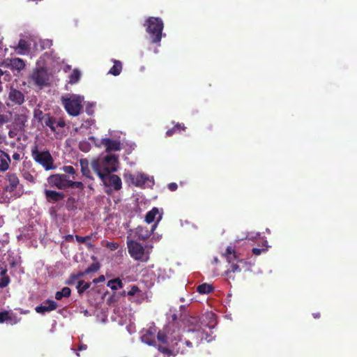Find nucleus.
Segmentation results:
<instances>
[{
    "instance_id": "nucleus-26",
    "label": "nucleus",
    "mask_w": 357,
    "mask_h": 357,
    "mask_svg": "<svg viewBox=\"0 0 357 357\" xmlns=\"http://www.w3.org/2000/svg\"><path fill=\"white\" fill-rule=\"evenodd\" d=\"M70 294H71V289L69 287H65L61 291L56 292L55 298L58 301H60L63 297H65V298L70 297Z\"/></svg>"
},
{
    "instance_id": "nucleus-1",
    "label": "nucleus",
    "mask_w": 357,
    "mask_h": 357,
    "mask_svg": "<svg viewBox=\"0 0 357 357\" xmlns=\"http://www.w3.org/2000/svg\"><path fill=\"white\" fill-rule=\"evenodd\" d=\"M204 340L210 342L212 337L197 324L189 328L185 335H178L171 338L169 347L159 344L158 349L165 357L175 356L177 354L190 355Z\"/></svg>"
},
{
    "instance_id": "nucleus-24",
    "label": "nucleus",
    "mask_w": 357,
    "mask_h": 357,
    "mask_svg": "<svg viewBox=\"0 0 357 357\" xmlns=\"http://www.w3.org/2000/svg\"><path fill=\"white\" fill-rule=\"evenodd\" d=\"M107 286L110 287L112 290H117L121 289L123 287L122 280L119 278H115L110 280L107 282Z\"/></svg>"
},
{
    "instance_id": "nucleus-55",
    "label": "nucleus",
    "mask_w": 357,
    "mask_h": 357,
    "mask_svg": "<svg viewBox=\"0 0 357 357\" xmlns=\"http://www.w3.org/2000/svg\"><path fill=\"white\" fill-rule=\"evenodd\" d=\"M313 317L315 318V319H318L320 317V313L319 312H317V313H314L313 314Z\"/></svg>"
},
{
    "instance_id": "nucleus-15",
    "label": "nucleus",
    "mask_w": 357,
    "mask_h": 357,
    "mask_svg": "<svg viewBox=\"0 0 357 357\" xmlns=\"http://www.w3.org/2000/svg\"><path fill=\"white\" fill-rule=\"evenodd\" d=\"M157 224H154L151 230H149L146 227L142 226H138L136 229V235L139 240L145 241L151 235L154 229H155Z\"/></svg>"
},
{
    "instance_id": "nucleus-25",
    "label": "nucleus",
    "mask_w": 357,
    "mask_h": 357,
    "mask_svg": "<svg viewBox=\"0 0 357 357\" xmlns=\"http://www.w3.org/2000/svg\"><path fill=\"white\" fill-rule=\"evenodd\" d=\"M149 180L148 176L142 173H138L135 176V185L137 187H142L145 185L146 181Z\"/></svg>"
},
{
    "instance_id": "nucleus-7",
    "label": "nucleus",
    "mask_w": 357,
    "mask_h": 357,
    "mask_svg": "<svg viewBox=\"0 0 357 357\" xmlns=\"http://www.w3.org/2000/svg\"><path fill=\"white\" fill-rule=\"evenodd\" d=\"M128 250L135 260L147 261L149 259L145 255V250L142 245L137 241L130 240L127 242Z\"/></svg>"
},
{
    "instance_id": "nucleus-16",
    "label": "nucleus",
    "mask_w": 357,
    "mask_h": 357,
    "mask_svg": "<svg viewBox=\"0 0 357 357\" xmlns=\"http://www.w3.org/2000/svg\"><path fill=\"white\" fill-rule=\"evenodd\" d=\"M45 195L47 201L52 202H59L65 197L63 192L51 190H46L45 191Z\"/></svg>"
},
{
    "instance_id": "nucleus-2",
    "label": "nucleus",
    "mask_w": 357,
    "mask_h": 357,
    "mask_svg": "<svg viewBox=\"0 0 357 357\" xmlns=\"http://www.w3.org/2000/svg\"><path fill=\"white\" fill-rule=\"evenodd\" d=\"M118 158L115 155H107L102 160H96L91 162V168L103 182L109 174L117 170Z\"/></svg>"
},
{
    "instance_id": "nucleus-19",
    "label": "nucleus",
    "mask_w": 357,
    "mask_h": 357,
    "mask_svg": "<svg viewBox=\"0 0 357 357\" xmlns=\"http://www.w3.org/2000/svg\"><path fill=\"white\" fill-rule=\"evenodd\" d=\"M10 66L11 67V69L17 70V71H21L25 68L26 64L23 59L20 58H14L10 59Z\"/></svg>"
},
{
    "instance_id": "nucleus-48",
    "label": "nucleus",
    "mask_w": 357,
    "mask_h": 357,
    "mask_svg": "<svg viewBox=\"0 0 357 357\" xmlns=\"http://www.w3.org/2000/svg\"><path fill=\"white\" fill-rule=\"evenodd\" d=\"M266 250V249H260V248H254L252 249V252L255 255H259L261 254L262 252H264Z\"/></svg>"
},
{
    "instance_id": "nucleus-31",
    "label": "nucleus",
    "mask_w": 357,
    "mask_h": 357,
    "mask_svg": "<svg viewBox=\"0 0 357 357\" xmlns=\"http://www.w3.org/2000/svg\"><path fill=\"white\" fill-rule=\"evenodd\" d=\"M100 269V264L96 263L91 264L87 268L85 269L84 271L82 272L81 273L83 274V276L85 275H88L91 273H96Z\"/></svg>"
},
{
    "instance_id": "nucleus-32",
    "label": "nucleus",
    "mask_w": 357,
    "mask_h": 357,
    "mask_svg": "<svg viewBox=\"0 0 357 357\" xmlns=\"http://www.w3.org/2000/svg\"><path fill=\"white\" fill-rule=\"evenodd\" d=\"M6 273H7V269H3V270H1L0 273H1V275H2V278L1 280V282H0V287H6L8 285L9 282H10V278L6 275Z\"/></svg>"
},
{
    "instance_id": "nucleus-12",
    "label": "nucleus",
    "mask_w": 357,
    "mask_h": 357,
    "mask_svg": "<svg viewBox=\"0 0 357 357\" xmlns=\"http://www.w3.org/2000/svg\"><path fill=\"white\" fill-rule=\"evenodd\" d=\"M8 100L13 105H21L24 102V95L21 91L11 87L8 93Z\"/></svg>"
},
{
    "instance_id": "nucleus-51",
    "label": "nucleus",
    "mask_w": 357,
    "mask_h": 357,
    "mask_svg": "<svg viewBox=\"0 0 357 357\" xmlns=\"http://www.w3.org/2000/svg\"><path fill=\"white\" fill-rule=\"evenodd\" d=\"M105 280V278L104 275H100L98 278L94 279L93 280V283H99V282H104Z\"/></svg>"
},
{
    "instance_id": "nucleus-30",
    "label": "nucleus",
    "mask_w": 357,
    "mask_h": 357,
    "mask_svg": "<svg viewBox=\"0 0 357 357\" xmlns=\"http://www.w3.org/2000/svg\"><path fill=\"white\" fill-rule=\"evenodd\" d=\"M90 287H91L90 282H84V280H79L77 285L78 294L79 295H82Z\"/></svg>"
},
{
    "instance_id": "nucleus-60",
    "label": "nucleus",
    "mask_w": 357,
    "mask_h": 357,
    "mask_svg": "<svg viewBox=\"0 0 357 357\" xmlns=\"http://www.w3.org/2000/svg\"><path fill=\"white\" fill-rule=\"evenodd\" d=\"M192 319L195 321V322H197V320L195 319V318H192Z\"/></svg>"
},
{
    "instance_id": "nucleus-20",
    "label": "nucleus",
    "mask_w": 357,
    "mask_h": 357,
    "mask_svg": "<svg viewBox=\"0 0 357 357\" xmlns=\"http://www.w3.org/2000/svg\"><path fill=\"white\" fill-rule=\"evenodd\" d=\"M43 122L45 125L47 127H49L51 130L54 132H56V118L54 116H51L50 114H46L44 116V120Z\"/></svg>"
},
{
    "instance_id": "nucleus-45",
    "label": "nucleus",
    "mask_w": 357,
    "mask_h": 357,
    "mask_svg": "<svg viewBox=\"0 0 357 357\" xmlns=\"http://www.w3.org/2000/svg\"><path fill=\"white\" fill-rule=\"evenodd\" d=\"M10 319H8V321H10V323L12 324H16L19 323L21 320V318L17 317L15 314H13V315L10 314Z\"/></svg>"
},
{
    "instance_id": "nucleus-34",
    "label": "nucleus",
    "mask_w": 357,
    "mask_h": 357,
    "mask_svg": "<svg viewBox=\"0 0 357 357\" xmlns=\"http://www.w3.org/2000/svg\"><path fill=\"white\" fill-rule=\"evenodd\" d=\"M81 277H83V274H82L81 272H79L77 274H72L70 275L69 278L66 281V284L68 285H73L74 284L75 280H77Z\"/></svg>"
},
{
    "instance_id": "nucleus-49",
    "label": "nucleus",
    "mask_w": 357,
    "mask_h": 357,
    "mask_svg": "<svg viewBox=\"0 0 357 357\" xmlns=\"http://www.w3.org/2000/svg\"><path fill=\"white\" fill-rule=\"evenodd\" d=\"M177 132L176 131V128H174V127L172 128H170L169 130H167L166 132V136L167 137H171L173 135H174L175 133H176Z\"/></svg>"
},
{
    "instance_id": "nucleus-37",
    "label": "nucleus",
    "mask_w": 357,
    "mask_h": 357,
    "mask_svg": "<svg viewBox=\"0 0 357 357\" xmlns=\"http://www.w3.org/2000/svg\"><path fill=\"white\" fill-rule=\"evenodd\" d=\"M135 176H136V174H132L129 172L125 173L123 174V177H124V179L126 180V181L130 182V183H132L133 185L135 184Z\"/></svg>"
},
{
    "instance_id": "nucleus-38",
    "label": "nucleus",
    "mask_w": 357,
    "mask_h": 357,
    "mask_svg": "<svg viewBox=\"0 0 357 357\" xmlns=\"http://www.w3.org/2000/svg\"><path fill=\"white\" fill-rule=\"evenodd\" d=\"M10 318V313L8 311L0 312V323L8 321Z\"/></svg>"
},
{
    "instance_id": "nucleus-33",
    "label": "nucleus",
    "mask_w": 357,
    "mask_h": 357,
    "mask_svg": "<svg viewBox=\"0 0 357 357\" xmlns=\"http://www.w3.org/2000/svg\"><path fill=\"white\" fill-rule=\"evenodd\" d=\"M77 188L81 190H84V185L80 181H73L68 179V188Z\"/></svg>"
},
{
    "instance_id": "nucleus-35",
    "label": "nucleus",
    "mask_w": 357,
    "mask_h": 357,
    "mask_svg": "<svg viewBox=\"0 0 357 357\" xmlns=\"http://www.w3.org/2000/svg\"><path fill=\"white\" fill-rule=\"evenodd\" d=\"M22 177L24 178V179L31 183H36V178L34 176L32 175L29 171H24L22 172Z\"/></svg>"
},
{
    "instance_id": "nucleus-50",
    "label": "nucleus",
    "mask_w": 357,
    "mask_h": 357,
    "mask_svg": "<svg viewBox=\"0 0 357 357\" xmlns=\"http://www.w3.org/2000/svg\"><path fill=\"white\" fill-rule=\"evenodd\" d=\"M168 188L171 191H175L178 188V185L176 183H170L168 184Z\"/></svg>"
},
{
    "instance_id": "nucleus-40",
    "label": "nucleus",
    "mask_w": 357,
    "mask_h": 357,
    "mask_svg": "<svg viewBox=\"0 0 357 357\" xmlns=\"http://www.w3.org/2000/svg\"><path fill=\"white\" fill-rule=\"evenodd\" d=\"M151 335L149 334H146L142 336V341L147 343L149 345H153L155 343V340L153 339H150Z\"/></svg>"
},
{
    "instance_id": "nucleus-21",
    "label": "nucleus",
    "mask_w": 357,
    "mask_h": 357,
    "mask_svg": "<svg viewBox=\"0 0 357 357\" xmlns=\"http://www.w3.org/2000/svg\"><path fill=\"white\" fill-rule=\"evenodd\" d=\"M112 61L114 63V65L110 68L108 73L114 76H117L120 75V73H121L123 65L122 63L119 60L112 59Z\"/></svg>"
},
{
    "instance_id": "nucleus-14",
    "label": "nucleus",
    "mask_w": 357,
    "mask_h": 357,
    "mask_svg": "<svg viewBox=\"0 0 357 357\" xmlns=\"http://www.w3.org/2000/svg\"><path fill=\"white\" fill-rule=\"evenodd\" d=\"M106 185L113 187L115 190H119L121 188V180L120 177L116 174H109L107 176L106 181L104 182Z\"/></svg>"
},
{
    "instance_id": "nucleus-5",
    "label": "nucleus",
    "mask_w": 357,
    "mask_h": 357,
    "mask_svg": "<svg viewBox=\"0 0 357 357\" xmlns=\"http://www.w3.org/2000/svg\"><path fill=\"white\" fill-rule=\"evenodd\" d=\"M33 159L43 166L45 170H52L56 168L54 160L49 151H40L37 144H35L31 150Z\"/></svg>"
},
{
    "instance_id": "nucleus-43",
    "label": "nucleus",
    "mask_w": 357,
    "mask_h": 357,
    "mask_svg": "<svg viewBox=\"0 0 357 357\" xmlns=\"http://www.w3.org/2000/svg\"><path fill=\"white\" fill-rule=\"evenodd\" d=\"M140 291V289H139V287L136 285H132L131 287V289L128 291V296H134L135 295L137 292H139Z\"/></svg>"
},
{
    "instance_id": "nucleus-18",
    "label": "nucleus",
    "mask_w": 357,
    "mask_h": 357,
    "mask_svg": "<svg viewBox=\"0 0 357 357\" xmlns=\"http://www.w3.org/2000/svg\"><path fill=\"white\" fill-rule=\"evenodd\" d=\"M79 165L81 167V172L84 176L92 179L91 171L89 167V161L86 158H82L79 160Z\"/></svg>"
},
{
    "instance_id": "nucleus-3",
    "label": "nucleus",
    "mask_w": 357,
    "mask_h": 357,
    "mask_svg": "<svg viewBox=\"0 0 357 357\" xmlns=\"http://www.w3.org/2000/svg\"><path fill=\"white\" fill-rule=\"evenodd\" d=\"M222 255L230 264L229 267L225 271V274L228 280H234L235 274L239 273L241 271V266L245 264L246 262L231 246H228Z\"/></svg>"
},
{
    "instance_id": "nucleus-9",
    "label": "nucleus",
    "mask_w": 357,
    "mask_h": 357,
    "mask_svg": "<svg viewBox=\"0 0 357 357\" xmlns=\"http://www.w3.org/2000/svg\"><path fill=\"white\" fill-rule=\"evenodd\" d=\"M29 80L38 86L43 87L47 85L49 75L47 71L44 68H37L33 70L29 77Z\"/></svg>"
},
{
    "instance_id": "nucleus-11",
    "label": "nucleus",
    "mask_w": 357,
    "mask_h": 357,
    "mask_svg": "<svg viewBox=\"0 0 357 357\" xmlns=\"http://www.w3.org/2000/svg\"><path fill=\"white\" fill-rule=\"evenodd\" d=\"M100 145L105 147L107 152L118 151L121 149V144L119 140L103 138L100 141Z\"/></svg>"
},
{
    "instance_id": "nucleus-41",
    "label": "nucleus",
    "mask_w": 357,
    "mask_h": 357,
    "mask_svg": "<svg viewBox=\"0 0 357 357\" xmlns=\"http://www.w3.org/2000/svg\"><path fill=\"white\" fill-rule=\"evenodd\" d=\"M63 169L66 174L74 175L76 173L75 169L73 166H64Z\"/></svg>"
},
{
    "instance_id": "nucleus-4",
    "label": "nucleus",
    "mask_w": 357,
    "mask_h": 357,
    "mask_svg": "<svg viewBox=\"0 0 357 357\" xmlns=\"http://www.w3.org/2000/svg\"><path fill=\"white\" fill-rule=\"evenodd\" d=\"M144 26L146 27V31L149 35L152 43L160 45L164 23L161 18L157 17H149L144 22Z\"/></svg>"
},
{
    "instance_id": "nucleus-23",
    "label": "nucleus",
    "mask_w": 357,
    "mask_h": 357,
    "mask_svg": "<svg viewBox=\"0 0 357 357\" xmlns=\"http://www.w3.org/2000/svg\"><path fill=\"white\" fill-rule=\"evenodd\" d=\"M214 287L212 284L203 283L197 286V291L201 294H206L213 292Z\"/></svg>"
},
{
    "instance_id": "nucleus-39",
    "label": "nucleus",
    "mask_w": 357,
    "mask_h": 357,
    "mask_svg": "<svg viewBox=\"0 0 357 357\" xmlns=\"http://www.w3.org/2000/svg\"><path fill=\"white\" fill-rule=\"evenodd\" d=\"M44 114L40 109H36L34 111V117L38 120V121H43Z\"/></svg>"
},
{
    "instance_id": "nucleus-10",
    "label": "nucleus",
    "mask_w": 357,
    "mask_h": 357,
    "mask_svg": "<svg viewBox=\"0 0 357 357\" xmlns=\"http://www.w3.org/2000/svg\"><path fill=\"white\" fill-rule=\"evenodd\" d=\"M47 182L50 187L64 190L68 188V178L66 174H56L50 175L47 178Z\"/></svg>"
},
{
    "instance_id": "nucleus-17",
    "label": "nucleus",
    "mask_w": 357,
    "mask_h": 357,
    "mask_svg": "<svg viewBox=\"0 0 357 357\" xmlns=\"http://www.w3.org/2000/svg\"><path fill=\"white\" fill-rule=\"evenodd\" d=\"M10 158L9 155L0 150V172H4L9 169Z\"/></svg>"
},
{
    "instance_id": "nucleus-54",
    "label": "nucleus",
    "mask_w": 357,
    "mask_h": 357,
    "mask_svg": "<svg viewBox=\"0 0 357 357\" xmlns=\"http://www.w3.org/2000/svg\"><path fill=\"white\" fill-rule=\"evenodd\" d=\"M87 349V346L86 344H82L79 346L78 350L82 351L86 350Z\"/></svg>"
},
{
    "instance_id": "nucleus-8",
    "label": "nucleus",
    "mask_w": 357,
    "mask_h": 357,
    "mask_svg": "<svg viewBox=\"0 0 357 357\" xmlns=\"http://www.w3.org/2000/svg\"><path fill=\"white\" fill-rule=\"evenodd\" d=\"M8 185L5 188L6 191L14 192V197H20L23 194V186L20 184V180L15 173H8L7 174Z\"/></svg>"
},
{
    "instance_id": "nucleus-13",
    "label": "nucleus",
    "mask_w": 357,
    "mask_h": 357,
    "mask_svg": "<svg viewBox=\"0 0 357 357\" xmlns=\"http://www.w3.org/2000/svg\"><path fill=\"white\" fill-rule=\"evenodd\" d=\"M58 304L53 300L47 299L44 302V305H40L35 307L37 313L45 314L56 310Z\"/></svg>"
},
{
    "instance_id": "nucleus-57",
    "label": "nucleus",
    "mask_w": 357,
    "mask_h": 357,
    "mask_svg": "<svg viewBox=\"0 0 357 357\" xmlns=\"http://www.w3.org/2000/svg\"><path fill=\"white\" fill-rule=\"evenodd\" d=\"M213 261H214V263L218 264L219 262V260L217 257H214Z\"/></svg>"
},
{
    "instance_id": "nucleus-46",
    "label": "nucleus",
    "mask_w": 357,
    "mask_h": 357,
    "mask_svg": "<svg viewBox=\"0 0 357 357\" xmlns=\"http://www.w3.org/2000/svg\"><path fill=\"white\" fill-rule=\"evenodd\" d=\"M174 128H176V131L177 132H179L181 131H184L185 130V126H184L183 123H177L174 126Z\"/></svg>"
},
{
    "instance_id": "nucleus-27",
    "label": "nucleus",
    "mask_w": 357,
    "mask_h": 357,
    "mask_svg": "<svg viewBox=\"0 0 357 357\" xmlns=\"http://www.w3.org/2000/svg\"><path fill=\"white\" fill-rule=\"evenodd\" d=\"M158 340L165 346L169 347L170 338L167 337L166 333L164 331H160L157 334Z\"/></svg>"
},
{
    "instance_id": "nucleus-58",
    "label": "nucleus",
    "mask_w": 357,
    "mask_h": 357,
    "mask_svg": "<svg viewBox=\"0 0 357 357\" xmlns=\"http://www.w3.org/2000/svg\"><path fill=\"white\" fill-rule=\"evenodd\" d=\"M86 113H87L89 115H92V112H91V110H89V109H86Z\"/></svg>"
},
{
    "instance_id": "nucleus-22",
    "label": "nucleus",
    "mask_w": 357,
    "mask_h": 357,
    "mask_svg": "<svg viewBox=\"0 0 357 357\" xmlns=\"http://www.w3.org/2000/svg\"><path fill=\"white\" fill-rule=\"evenodd\" d=\"M30 49V45L24 39H20L18 42L17 47H15V50L17 54H23L25 52L29 51Z\"/></svg>"
},
{
    "instance_id": "nucleus-59",
    "label": "nucleus",
    "mask_w": 357,
    "mask_h": 357,
    "mask_svg": "<svg viewBox=\"0 0 357 357\" xmlns=\"http://www.w3.org/2000/svg\"><path fill=\"white\" fill-rule=\"evenodd\" d=\"M82 146H83V145H82V144H81V146H80V150H82V151H87V150H86V149H85L82 148Z\"/></svg>"
},
{
    "instance_id": "nucleus-53",
    "label": "nucleus",
    "mask_w": 357,
    "mask_h": 357,
    "mask_svg": "<svg viewBox=\"0 0 357 357\" xmlns=\"http://www.w3.org/2000/svg\"><path fill=\"white\" fill-rule=\"evenodd\" d=\"M74 236L71 234H68L65 236V239L66 241H73Z\"/></svg>"
},
{
    "instance_id": "nucleus-44",
    "label": "nucleus",
    "mask_w": 357,
    "mask_h": 357,
    "mask_svg": "<svg viewBox=\"0 0 357 357\" xmlns=\"http://www.w3.org/2000/svg\"><path fill=\"white\" fill-rule=\"evenodd\" d=\"M9 121V117L6 114H0V128L3 126V124L8 123Z\"/></svg>"
},
{
    "instance_id": "nucleus-47",
    "label": "nucleus",
    "mask_w": 357,
    "mask_h": 357,
    "mask_svg": "<svg viewBox=\"0 0 357 357\" xmlns=\"http://www.w3.org/2000/svg\"><path fill=\"white\" fill-rule=\"evenodd\" d=\"M55 126L56 127L63 128V127L66 126V122H65V121L63 119H59L58 120L56 119V122Z\"/></svg>"
},
{
    "instance_id": "nucleus-42",
    "label": "nucleus",
    "mask_w": 357,
    "mask_h": 357,
    "mask_svg": "<svg viewBox=\"0 0 357 357\" xmlns=\"http://www.w3.org/2000/svg\"><path fill=\"white\" fill-rule=\"evenodd\" d=\"M75 238L77 241V242H79L80 243H84L87 240H89L91 238V236H80L76 235Z\"/></svg>"
},
{
    "instance_id": "nucleus-36",
    "label": "nucleus",
    "mask_w": 357,
    "mask_h": 357,
    "mask_svg": "<svg viewBox=\"0 0 357 357\" xmlns=\"http://www.w3.org/2000/svg\"><path fill=\"white\" fill-rule=\"evenodd\" d=\"M80 78V73L77 70H74L70 76V82L73 84L78 82Z\"/></svg>"
},
{
    "instance_id": "nucleus-28",
    "label": "nucleus",
    "mask_w": 357,
    "mask_h": 357,
    "mask_svg": "<svg viewBox=\"0 0 357 357\" xmlns=\"http://www.w3.org/2000/svg\"><path fill=\"white\" fill-rule=\"evenodd\" d=\"M66 208L68 211H75L77 208V201L73 197H70L67 199L66 203Z\"/></svg>"
},
{
    "instance_id": "nucleus-56",
    "label": "nucleus",
    "mask_w": 357,
    "mask_h": 357,
    "mask_svg": "<svg viewBox=\"0 0 357 357\" xmlns=\"http://www.w3.org/2000/svg\"><path fill=\"white\" fill-rule=\"evenodd\" d=\"M52 45V42L51 40H47L46 42V45L50 47Z\"/></svg>"
},
{
    "instance_id": "nucleus-6",
    "label": "nucleus",
    "mask_w": 357,
    "mask_h": 357,
    "mask_svg": "<svg viewBox=\"0 0 357 357\" xmlns=\"http://www.w3.org/2000/svg\"><path fill=\"white\" fill-rule=\"evenodd\" d=\"M83 98L77 95H70L69 97L62 96L61 103L67 113L73 116H78L83 106L82 105Z\"/></svg>"
},
{
    "instance_id": "nucleus-29",
    "label": "nucleus",
    "mask_w": 357,
    "mask_h": 357,
    "mask_svg": "<svg viewBox=\"0 0 357 357\" xmlns=\"http://www.w3.org/2000/svg\"><path fill=\"white\" fill-rule=\"evenodd\" d=\"M158 213V209L157 208H153L150 211H149L145 216V221L150 224L154 221L156 215Z\"/></svg>"
},
{
    "instance_id": "nucleus-52",
    "label": "nucleus",
    "mask_w": 357,
    "mask_h": 357,
    "mask_svg": "<svg viewBox=\"0 0 357 357\" xmlns=\"http://www.w3.org/2000/svg\"><path fill=\"white\" fill-rule=\"evenodd\" d=\"M13 159L14 160H20V154L17 152H15L13 154Z\"/></svg>"
}]
</instances>
